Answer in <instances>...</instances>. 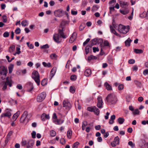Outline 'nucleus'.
Listing matches in <instances>:
<instances>
[{
  "mask_svg": "<svg viewBox=\"0 0 148 148\" xmlns=\"http://www.w3.org/2000/svg\"><path fill=\"white\" fill-rule=\"evenodd\" d=\"M107 103L109 105L115 104L117 101V98L116 95L114 93L108 94L106 99Z\"/></svg>",
  "mask_w": 148,
  "mask_h": 148,
  "instance_id": "f257e3e1",
  "label": "nucleus"
},
{
  "mask_svg": "<svg viewBox=\"0 0 148 148\" xmlns=\"http://www.w3.org/2000/svg\"><path fill=\"white\" fill-rule=\"evenodd\" d=\"M60 117L58 118L56 114L54 113L53 116V121L56 125H60L62 124L64 122V119H62L63 115L60 114Z\"/></svg>",
  "mask_w": 148,
  "mask_h": 148,
  "instance_id": "f03ea898",
  "label": "nucleus"
},
{
  "mask_svg": "<svg viewBox=\"0 0 148 148\" xmlns=\"http://www.w3.org/2000/svg\"><path fill=\"white\" fill-rule=\"evenodd\" d=\"M34 143V140L32 139H30L27 141L23 140L21 143L22 145L25 146L26 148H33Z\"/></svg>",
  "mask_w": 148,
  "mask_h": 148,
  "instance_id": "7ed1b4c3",
  "label": "nucleus"
},
{
  "mask_svg": "<svg viewBox=\"0 0 148 148\" xmlns=\"http://www.w3.org/2000/svg\"><path fill=\"white\" fill-rule=\"evenodd\" d=\"M130 29V26L129 25L125 26L122 25L120 24L118 26L117 30L120 33L125 34L129 32Z\"/></svg>",
  "mask_w": 148,
  "mask_h": 148,
  "instance_id": "20e7f679",
  "label": "nucleus"
},
{
  "mask_svg": "<svg viewBox=\"0 0 148 148\" xmlns=\"http://www.w3.org/2000/svg\"><path fill=\"white\" fill-rule=\"evenodd\" d=\"M32 77L34 80L37 85L39 86L40 84V75L38 72L36 70L34 71L32 74Z\"/></svg>",
  "mask_w": 148,
  "mask_h": 148,
  "instance_id": "39448f33",
  "label": "nucleus"
},
{
  "mask_svg": "<svg viewBox=\"0 0 148 148\" xmlns=\"http://www.w3.org/2000/svg\"><path fill=\"white\" fill-rule=\"evenodd\" d=\"M13 82L10 78L8 77L6 78V81L3 83V87L2 89L3 90H5L7 88V86L8 85L9 87L12 86Z\"/></svg>",
  "mask_w": 148,
  "mask_h": 148,
  "instance_id": "423d86ee",
  "label": "nucleus"
},
{
  "mask_svg": "<svg viewBox=\"0 0 148 148\" xmlns=\"http://www.w3.org/2000/svg\"><path fill=\"white\" fill-rule=\"evenodd\" d=\"M7 73L8 70L6 67H2L1 68L0 70V74L3 79H4L6 78Z\"/></svg>",
  "mask_w": 148,
  "mask_h": 148,
  "instance_id": "0eeeda50",
  "label": "nucleus"
},
{
  "mask_svg": "<svg viewBox=\"0 0 148 148\" xmlns=\"http://www.w3.org/2000/svg\"><path fill=\"white\" fill-rule=\"evenodd\" d=\"M87 110L89 111L94 112L96 115H98L99 114V110L95 106L88 107L87 108Z\"/></svg>",
  "mask_w": 148,
  "mask_h": 148,
  "instance_id": "6e6552de",
  "label": "nucleus"
},
{
  "mask_svg": "<svg viewBox=\"0 0 148 148\" xmlns=\"http://www.w3.org/2000/svg\"><path fill=\"white\" fill-rule=\"evenodd\" d=\"M46 94L45 92H43L39 94L37 98V101L38 102H42L45 98Z\"/></svg>",
  "mask_w": 148,
  "mask_h": 148,
  "instance_id": "1a4fd4ad",
  "label": "nucleus"
},
{
  "mask_svg": "<svg viewBox=\"0 0 148 148\" xmlns=\"http://www.w3.org/2000/svg\"><path fill=\"white\" fill-rule=\"evenodd\" d=\"M64 11L61 9H59L56 10L54 12V15L56 17H60L62 16L64 14Z\"/></svg>",
  "mask_w": 148,
  "mask_h": 148,
  "instance_id": "9d476101",
  "label": "nucleus"
},
{
  "mask_svg": "<svg viewBox=\"0 0 148 148\" xmlns=\"http://www.w3.org/2000/svg\"><path fill=\"white\" fill-rule=\"evenodd\" d=\"M12 115L11 110L8 109H7L5 110V113H2L1 115V117H7L10 118Z\"/></svg>",
  "mask_w": 148,
  "mask_h": 148,
  "instance_id": "9b49d317",
  "label": "nucleus"
},
{
  "mask_svg": "<svg viewBox=\"0 0 148 148\" xmlns=\"http://www.w3.org/2000/svg\"><path fill=\"white\" fill-rule=\"evenodd\" d=\"M53 39L56 42L59 43L62 41V38L58 34H55L53 36Z\"/></svg>",
  "mask_w": 148,
  "mask_h": 148,
  "instance_id": "f8f14e48",
  "label": "nucleus"
},
{
  "mask_svg": "<svg viewBox=\"0 0 148 148\" xmlns=\"http://www.w3.org/2000/svg\"><path fill=\"white\" fill-rule=\"evenodd\" d=\"M97 106L99 108H101L103 106V100L102 97L100 96H99L97 98Z\"/></svg>",
  "mask_w": 148,
  "mask_h": 148,
  "instance_id": "ddd939ff",
  "label": "nucleus"
},
{
  "mask_svg": "<svg viewBox=\"0 0 148 148\" xmlns=\"http://www.w3.org/2000/svg\"><path fill=\"white\" fill-rule=\"evenodd\" d=\"M25 87L29 92L31 91L34 88L32 83L30 82L27 83L25 86Z\"/></svg>",
  "mask_w": 148,
  "mask_h": 148,
  "instance_id": "4468645a",
  "label": "nucleus"
},
{
  "mask_svg": "<svg viewBox=\"0 0 148 148\" xmlns=\"http://www.w3.org/2000/svg\"><path fill=\"white\" fill-rule=\"evenodd\" d=\"M119 139L118 136H117L115 137L113 141L111 143V145L113 147H115L117 145L119 144Z\"/></svg>",
  "mask_w": 148,
  "mask_h": 148,
  "instance_id": "2eb2a0df",
  "label": "nucleus"
},
{
  "mask_svg": "<svg viewBox=\"0 0 148 148\" xmlns=\"http://www.w3.org/2000/svg\"><path fill=\"white\" fill-rule=\"evenodd\" d=\"M27 114L28 112L27 111H25L24 112L20 120V122L21 123H23L25 121Z\"/></svg>",
  "mask_w": 148,
  "mask_h": 148,
  "instance_id": "dca6fc26",
  "label": "nucleus"
},
{
  "mask_svg": "<svg viewBox=\"0 0 148 148\" xmlns=\"http://www.w3.org/2000/svg\"><path fill=\"white\" fill-rule=\"evenodd\" d=\"M119 4L121 7L124 8H127L128 3L126 2L120 1Z\"/></svg>",
  "mask_w": 148,
  "mask_h": 148,
  "instance_id": "f3484780",
  "label": "nucleus"
},
{
  "mask_svg": "<svg viewBox=\"0 0 148 148\" xmlns=\"http://www.w3.org/2000/svg\"><path fill=\"white\" fill-rule=\"evenodd\" d=\"M77 34L75 32H73L71 37L69 40L70 43H73L76 38Z\"/></svg>",
  "mask_w": 148,
  "mask_h": 148,
  "instance_id": "a211bd4d",
  "label": "nucleus"
},
{
  "mask_svg": "<svg viewBox=\"0 0 148 148\" xmlns=\"http://www.w3.org/2000/svg\"><path fill=\"white\" fill-rule=\"evenodd\" d=\"M50 118L49 114H47L45 113L42 114L41 116V119L42 121H45L46 119H49Z\"/></svg>",
  "mask_w": 148,
  "mask_h": 148,
  "instance_id": "6ab92c4d",
  "label": "nucleus"
},
{
  "mask_svg": "<svg viewBox=\"0 0 148 148\" xmlns=\"http://www.w3.org/2000/svg\"><path fill=\"white\" fill-rule=\"evenodd\" d=\"M63 105L64 107H65L66 108L70 107V103L67 99L64 100L63 101Z\"/></svg>",
  "mask_w": 148,
  "mask_h": 148,
  "instance_id": "aec40b11",
  "label": "nucleus"
},
{
  "mask_svg": "<svg viewBox=\"0 0 148 148\" xmlns=\"http://www.w3.org/2000/svg\"><path fill=\"white\" fill-rule=\"evenodd\" d=\"M110 28L112 33H113L115 35L118 36L119 37H122L119 34L117 33L113 27L111 25L110 26Z\"/></svg>",
  "mask_w": 148,
  "mask_h": 148,
  "instance_id": "412c9836",
  "label": "nucleus"
},
{
  "mask_svg": "<svg viewBox=\"0 0 148 148\" xmlns=\"http://www.w3.org/2000/svg\"><path fill=\"white\" fill-rule=\"evenodd\" d=\"M72 135V131L71 129H69L67 132L66 136L68 139H70L71 138Z\"/></svg>",
  "mask_w": 148,
  "mask_h": 148,
  "instance_id": "4be33fe9",
  "label": "nucleus"
},
{
  "mask_svg": "<svg viewBox=\"0 0 148 148\" xmlns=\"http://www.w3.org/2000/svg\"><path fill=\"white\" fill-rule=\"evenodd\" d=\"M56 67H53L51 70L50 76L52 78L55 75V73L56 72Z\"/></svg>",
  "mask_w": 148,
  "mask_h": 148,
  "instance_id": "5701e85b",
  "label": "nucleus"
},
{
  "mask_svg": "<svg viewBox=\"0 0 148 148\" xmlns=\"http://www.w3.org/2000/svg\"><path fill=\"white\" fill-rule=\"evenodd\" d=\"M104 86L108 90H112V86L109 84L107 82H105Z\"/></svg>",
  "mask_w": 148,
  "mask_h": 148,
  "instance_id": "b1692460",
  "label": "nucleus"
},
{
  "mask_svg": "<svg viewBox=\"0 0 148 148\" xmlns=\"http://www.w3.org/2000/svg\"><path fill=\"white\" fill-rule=\"evenodd\" d=\"M20 113V111H18L13 115L12 116V119L14 121H15L16 120L17 118L19 115Z\"/></svg>",
  "mask_w": 148,
  "mask_h": 148,
  "instance_id": "393cba45",
  "label": "nucleus"
},
{
  "mask_svg": "<svg viewBox=\"0 0 148 148\" xmlns=\"http://www.w3.org/2000/svg\"><path fill=\"white\" fill-rule=\"evenodd\" d=\"M58 33L61 38L62 37L63 38H66V35L64 34L63 31L62 30H59Z\"/></svg>",
  "mask_w": 148,
  "mask_h": 148,
  "instance_id": "a878e982",
  "label": "nucleus"
},
{
  "mask_svg": "<svg viewBox=\"0 0 148 148\" xmlns=\"http://www.w3.org/2000/svg\"><path fill=\"white\" fill-rule=\"evenodd\" d=\"M91 70L89 69H87L85 71L84 74L86 76H89L91 74Z\"/></svg>",
  "mask_w": 148,
  "mask_h": 148,
  "instance_id": "bb28decb",
  "label": "nucleus"
},
{
  "mask_svg": "<svg viewBox=\"0 0 148 148\" xmlns=\"http://www.w3.org/2000/svg\"><path fill=\"white\" fill-rule=\"evenodd\" d=\"M124 10H120V12L124 15H125L128 13L129 12V10L128 8H125Z\"/></svg>",
  "mask_w": 148,
  "mask_h": 148,
  "instance_id": "cd10ccee",
  "label": "nucleus"
},
{
  "mask_svg": "<svg viewBox=\"0 0 148 148\" xmlns=\"http://www.w3.org/2000/svg\"><path fill=\"white\" fill-rule=\"evenodd\" d=\"M97 59V57L93 55H91L89 56L88 58V60L90 61L92 60H96Z\"/></svg>",
  "mask_w": 148,
  "mask_h": 148,
  "instance_id": "c85d7f7f",
  "label": "nucleus"
},
{
  "mask_svg": "<svg viewBox=\"0 0 148 148\" xmlns=\"http://www.w3.org/2000/svg\"><path fill=\"white\" fill-rule=\"evenodd\" d=\"M14 65L13 64H11L8 67L9 72L10 73H11L13 70Z\"/></svg>",
  "mask_w": 148,
  "mask_h": 148,
  "instance_id": "c756f323",
  "label": "nucleus"
},
{
  "mask_svg": "<svg viewBox=\"0 0 148 148\" xmlns=\"http://www.w3.org/2000/svg\"><path fill=\"white\" fill-rule=\"evenodd\" d=\"M125 121L124 119L122 117H119L118 118V121L120 124H122Z\"/></svg>",
  "mask_w": 148,
  "mask_h": 148,
  "instance_id": "7c9ffc66",
  "label": "nucleus"
},
{
  "mask_svg": "<svg viewBox=\"0 0 148 148\" xmlns=\"http://www.w3.org/2000/svg\"><path fill=\"white\" fill-rule=\"evenodd\" d=\"M20 48L17 47L16 48V51L15 53H14L13 54L14 56H16V54H19L20 53H21V51H20Z\"/></svg>",
  "mask_w": 148,
  "mask_h": 148,
  "instance_id": "2f4dec72",
  "label": "nucleus"
},
{
  "mask_svg": "<svg viewBox=\"0 0 148 148\" xmlns=\"http://www.w3.org/2000/svg\"><path fill=\"white\" fill-rule=\"evenodd\" d=\"M15 46L14 45H11L9 48V51L10 52L12 53L15 50Z\"/></svg>",
  "mask_w": 148,
  "mask_h": 148,
  "instance_id": "473e14b6",
  "label": "nucleus"
},
{
  "mask_svg": "<svg viewBox=\"0 0 148 148\" xmlns=\"http://www.w3.org/2000/svg\"><path fill=\"white\" fill-rule=\"evenodd\" d=\"M42 64L45 67H49L51 66V64L50 63H47L45 62H42Z\"/></svg>",
  "mask_w": 148,
  "mask_h": 148,
  "instance_id": "72a5a7b5",
  "label": "nucleus"
},
{
  "mask_svg": "<svg viewBox=\"0 0 148 148\" xmlns=\"http://www.w3.org/2000/svg\"><path fill=\"white\" fill-rule=\"evenodd\" d=\"M50 57L51 59L56 60L57 59V56L55 53H53L51 54Z\"/></svg>",
  "mask_w": 148,
  "mask_h": 148,
  "instance_id": "f704fd0d",
  "label": "nucleus"
},
{
  "mask_svg": "<svg viewBox=\"0 0 148 148\" xmlns=\"http://www.w3.org/2000/svg\"><path fill=\"white\" fill-rule=\"evenodd\" d=\"M131 40L130 38H128L125 41V45L126 46H129L130 45V43L131 42Z\"/></svg>",
  "mask_w": 148,
  "mask_h": 148,
  "instance_id": "c9c22d12",
  "label": "nucleus"
},
{
  "mask_svg": "<svg viewBox=\"0 0 148 148\" xmlns=\"http://www.w3.org/2000/svg\"><path fill=\"white\" fill-rule=\"evenodd\" d=\"M70 91L72 93H74L75 91V88L74 86H72L70 87Z\"/></svg>",
  "mask_w": 148,
  "mask_h": 148,
  "instance_id": "e433bc0d",
  "label": "nucleus"
},
{
  "mask_svg": "<svg viewBox=\"0 0 148 148\" xmlns=\"http://www.w3.org/2000/svg\"><path fill=\"white\" fill-rule=\"evenodd\" d=\"M116 3V0H112L109 2V5L110 6H114V5Z\"/></svg>",
  "mask_w": 148,
  "mask_h": 148,
  "instance_id": "4c0bfd02",
  "label": "nucleus"
},
{
  "mask_svg": "<svg viewBox=\"0 0 148 148\" xmlns=\"http://www.w3.org/2000/svg\"><path fill=\"white\" fill-rule=\"evenodd\" d=\"M28 24V22L26 20L22 21L21 22V25L23 26H25Z\"/></svg>",
  "mask_w": 148,
  "mask_h": 148,
  "instance_id": "58836bf2",
  "label": "nucleus"
},
{
  "mask_svg": "<svg viewBox=\"0 0 148 148\" xmlns=\"http://www.w3.org/2000/svg\"><path fill=\"white\" fill-rule=\"evenodd\" d=\"M134 51L136 53H143V51L141 49H134Z\"/></svg>",
  "mask_w": 148,
  "mask_h": 148,
  "instance_id": "ea45409f",
  "label": "nucleus"
},
{
  "mask_svg": "<svg viewBox=\"0 0 148 148\" xmlns=\"http://www.w3.org/2000/svg\"><path fill=\"white\" fill-rule=\"evenodd\" d=\"M90 48L91 47L88 46H87L86 47L85 51L86 54H87L88 53Z\"/></svg>",
  "mask_w": 148,
  "mask_h": 148,
  "instance_id": "a19ab883",
  "label": "nucleus"
},
{
  "mask_svg": "<svg viewBox=\"0 0 148 148\" xmlns=\"http://www.w3.org/2000/svg\"><path fill=\"white\" fill-rule=\"evenodd\" d=\"M139 112L140 111L138 109L134 110L133 112V113L134 115L139 114Z\"/></svg>",
  "mask_w": 148,
  "mask_h": 148,
  "instance_id": "79ce46f5",
  "label": "nucleus"
},
{
  "mask_svg": "<svg viewBox=\"0 0 148 148\" xmlns=\"http://www.w3.org/2000/svg\"><path fill=\"white\" fill-rule=\"evenodd\" d=\"M79 144V143L78 142H76L74 143L73 145V148H77Z\"/></svg>",
  "mask_w": 148,
  "mask_h": 148,
  "instance_id": "37998d69",
  "label": "nucleus"
},
{
  "mask_svg": "<svg viewBox=\"0 0 148 148\" xmlns=\"http://www.w3.org/2000/svg\"><path fill=\"white\" fill-rule=\"evenodd\" d=\"M47 84V80L46 79H43L41 82V84L42 86L45 85Z\"/></svg>",
  "mask_w": 148,
  "mask_h": 148,
  "instance_id": "c03bdc74",
  "label": "nucleus"
},
{
  "mask_svg": "<svg viewBox=\"0 0 148 148\" xmlns=\"http://www.w3.org/2000/svg\"><path fill=\"white\" fill-rule=\"evenodd\" d=\"M50 135L52 137L55 136L56 135V132L54 130H51L50 132Z\"/></svg>",
  "mask_w": 148,
  "mask_h": 148,
  "instance_id": "a18cd8bd",
  "label": "nucleus"
},
{
  "mask_svg": "<svg viewBox=\"0 0 148 148\" xmlns=\"http://www.w3.org/2000/svg\"><path fill=\"white\" fill-rule=\"evenodd\" d=\"M77 78V76L75 75H73L71 76L70 79L72 81H75Z\"/></svg>",
  "mask_w": 148,
  "mask_h": 148,
  "instance_id": "49530a36",
  "label": "nucleus"
},
{
  "mask_svg": "<svg viewBox=\"0 0 148 148\" xmlns=\"http://www.w3.org/2000/svg\"><path fill=\"white\" fill-rule=\"evenodd\" d=\"M60 142L62 145H64L66 143L65 139L63 138H61L60 140Z\"/></svg>",
  "mask_w": 148,
  "mask_h": 148,
  "instance_id": "de8ad7c7",
  "label": "nucleus"
},
{
  "mask_svg": "<svg viewBox=\"0 0 148 148\" xmlns=\"http://www.w3.org/2000/svg\"><path fill=\"white\" fill-rule=\"evenodd\" d=\"M21 29L17 27L15 30V33L17 34H19L21 33Z\"/></svg>",
  "mask_w": 148,
  "mask_h": 148,
  "instance_id": "09e8293b",
  "label": "nucleus"
},
{
  "mask_svg": "<svg viewBox=\"0 0 148 148\" xmlns=\"http://www.w3.org/2000/svg\"><path fill=\"white\" fill-rule=\"evenodd\" d=\"M98 9V8L96 6H93L91 8V11L92 12L96 11Z\"/></svg>",
  "mask_w": 148,
  "mask_h": 148,
  "instance_id": "8fccbe9b",
  "label": "nucleus"
},
{
  "mask_svg": "<svg viewBox=\"0 0 148 148\" xmlns=\"http://www.w3.org/2000/svg\"><path fill=\"white\" fill-rule=\"evenodd\" d=\"M128 144L132 148H134L135 147V144L131 141H130L128 143Z\"/></svg>",
  "mask_w": 148,
  "mask_h": 148,
  "instance_id": "3c124183",
  "label": "nucleus"
},
{
  "mask_svg": "<svg viewBox=\"0 0 148 148\" xmlns=\"http://www.w3.org/2000/svg\"><path fill=\"white\" fill-rule=\"evenodd\" d=\"M124 86L123 84H120L118 87V89L119 90H121L123 89Z\"/></svg>",
  "mask_w": 148,
  "mask_h": 148,
  "instance_id": "603ef678",
  "label": "nucleus"
},
{
  "mask_svg": "<svg viewBox=\"0 0 148 148\" xmlns=\"http://www.w3.org/2000/svg\"><path fill=\"white\" fill-rule=\"evenodd\" d=\"M87 125L86 122H83L82 123V130H84L85 129V127Z\"/></svg>",
  "mask_w": 148,
  "mask_h": 148,
  "instance_id": "864d4df0",
  "label": "nucleus"
},
{
  "mask_svg": "<svg viewBox=\"0 0 148 148\" xmlns=\"http://www.w3.org/2000/svg\"><path fill=\"white\" fill-rule=\"evenodd\" d=\"M2 20L5 23L7 22V17L5 15H3L2 17Z\"/></svg>",
  "mask_w": 148,
  "mask_h": 148,
  "instance_id": "5fc2aeb1",
  "label": "nucleus"
},
{
  "mask_svg": "<svg viewBox=\"0 0 148 148\" xmlns=\"http://www.w3.org/2000/svg\"><path fill=\"white\" fill-rule=\"evenodd\" d=\"M134 82L135 84L138 86L139 87H140L141 86V83L137 81H134Z\"/></svg>",
  "mask_w": 148,
  "mask_h": 148,
  "instance_id": "6e6d98bb",
  "label": "nucleus"
},
{
  "mask_svg": "<svg viewBox=\"0 0 148 148\" xmlns=\"http://www.w3.org/2000/svg\"><path fill=\"white\" fill-rule=\"evenodd\" d=\"M27 44L28 47H29L30 49H33V48L34 46L32 44H30L29 42H27Z\"/></svg>",
  "mask_w": 148,
  "mask_h": 148,
  "instance_id": "4d7b16f0",
  "label": "nucleus"
},
{
  "mask_svg": "<svg viewBox=\"0 0 148 148\" xmlns=\"http://www.w3.org/2000/svg\"><path fill=\"white\" fill-rule=\"evenodd\" d=\"M103 44L104 46H110L109 42L107 41H105Z\"/></svg>",
  "mask_w": 148,
  "mask_h": 148,
  "instance_id": "13d9d810",
  "label": "nucleus"
},
{
  "mask_svg": "<svg viewBox=\"0 0 148 148\" xmlns=\"http://www.w3.org/2000/svg\"><path fill=\"white\" fill-rule=\"evenodd\" d=\"M36 132L34 131H33L32 133H31V135L32 138H36Z\"/></svg>",
  "mask_w": 148,
  "mask_h": 148,
  "instance_id": "bf43d9fd",
  "label": "nucleus"
},
{
  "mask_svg": "<svg viewBox=\"0 0 148 148\" xmlns=\"http://www.w3.org/2000/svg\"><path fill=\"white\" fill-rule=\"evenodd\" d=\"M140 17L142 18L146 17V12H143L142 14L140 15Z\"/></svg>",
  "mask_w": 148,
  "mask_h": 148,
  "instance_id": "052dcab7",
  "label": "nucleus"
},
{
  "mask_svg": "<svg viewBox=\"0 0 148 148\" xmlns=\"http://www.w3.org/2000/svg\"><path fill=\"white\" fill-rule=\"evenodd\" d=\"M92 50L95 53L96 51H99V49L98 47H93L92 48Z\"/></svg>",
  "mask_w": 148,
  "mask_h": 148,
  "instance_id": "680f3d73",
  "label": "nucleus"
},
{
  "mask_svg": "<svg viewBox=\"0 0 148 148\" xmlns=\"http://www.w3.org/2000/svg\"><path fill=\"white\" fill-rule=\"evenodd\" d=\"M49 47L48 45L47 44L41 46V49H47Z\"/></svg>",
  "mask_w": 148,
  "mask_h": 148,
  "instance_id": "e2e57ef3",
  "label": "nucleus"
},
{
  "mask_svg": "<svg viewBox=\"0 0 148 148\" xmlns=\"http://www.w3.org/2000/svg\"><path fill=\"white\" fill-rule=\"evenodd\" d=\"M3 36L5 37H7L9 36V33L7 32H5L3 34Z\"/></svg>",
  "mask_w": 148,
  "mask_h": 148,
  "instance_id": "0e129e2a",
  "label": "nucleus"
},
{
  "mask_svg": "<svg viewBox=\"0 0 148 148\" xmlns=\"http://www.w3.org/2000/svg\"><path fill=\"white\" fill-rule=\"evenodd\" d=\"M90 38H88L83 43V45L84 46H85L86 45L88 42L90 41Z\"/></svg>",
  "mask_w": 148,
  "mask_h": 148,
  "instance_id": "69168bd1",
  "label": "nucleus"
},
{
  "mask_svg": "<svg viewBox=\"0 0 148 148\" xmlns=\"http://www.w3.org/2000/svg\"><path fill=\"white\" fill-rule=\"evenodd\" d=\"M49 143L52 144H54L56 143V141L55 139L51 140L49 142Z\"/></svg>",
  "mask_w": 148,
  "mask_h": 148,
  "instance_id": "338daca9",
  "label": "nucleus"
},
{
  "mask_svg": "<svg viewBox=\"0 0 148 148\" xmlns=\"http://www.w3.org/2000/svg\"><path fill=\"white\" fill-rule=\"evenodd\" d=\"M143 74L144 75H146L148 74V69L145 70L143 72Z\"/></svg>",
  "mask_w": 148,
  "mask_h": 148,
  "instance_id": "774afa93",
  "label": "nucleus"
}]
</instances>
